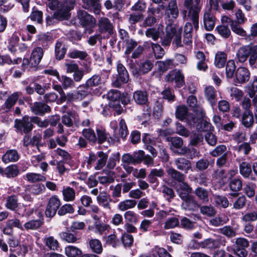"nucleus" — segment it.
Returning a JSON list of instances; mask_svg holds the SVG:
<instances>
[{"label":"nucleus","instance_id":"obj_1","mask_svg":"<svg viewBox=\"0 0 257 257\" xmlns=\"http://www.w3.org/2000/svg\"><path fill=\"white\" fill-rule=\"evenodd\" d=\"M174 37L173 44H175L177 47H183L186 46L187 50H190L192 48V34H184L183 42L181 39V29L176 30L173 25H169L166 26V35L163 41H162V45H170L171 41Z\"/></svg>","mask_w":257,"mask_h":257},{"label":"nucleus","instance_id":"obj_2","mask_svg":"<svg viewBox=\"0 0 257 257\" xmlns=\"http://www.w3.org/2000/svg\"><path fill=\"white\" fill-rule=\"evenodd\" d=\"M176 117L181 120H186L189 125L195 127L199 131H206L211 127V124L204 121L201 119L202 114L199 117H196L194 115L188 114L186 106L182 105L178 106L176 111Z\"/></svg>","mask_w":257,"mask_h":257},{"label":"nucleus","instance_id":"obj_3","mask_svg":"<svg viewBox=\"0 0 257 257\" xmlns=\"http://www.w3.org/2000/svg\"><path fill=\"white\" fill-rule=\"evenodd\" d=\"M236 57L238 60L243 63L249 57V64L252 68L257 67V45L249 44L240 47L237 51Z\"/></svg>","mask_w":257,"mask_h":257},{"label":"nucleus","instance_id":"obj_4","mask_svg":"<svg viewBox=\"0 0 257 257\" xmlns=\"http://www.w3.org/2000/svg\"><path fill=\"white\" fill-rule=\"evenodd\" d=\"M193 0H185L184 7L187 9L182 12L184 19L186 20L192 21L194 27L196 30L199 27V13L200 8L192 6Z\"/></svg>","mask_w":257,"mask_h":257},{"label":"nucleus","instance_id":"obj_5","mask_svg":"<svg viewBox=\"0 0 257 257\" xmlns=\"http://www.w3.org/2000/svg\"><path fill=\"white\" fill-rule=\"evenodd\" d=\"M44 55L43 49L40 47L35 48L32 52L30 59L24 58L22 62L23 69L28 67L33 68L36 67L40 62Z\"/></svg>","mask_w":257,"mask_h":257},{"label":"nucleus","instance_id":"obj_6","mask_svg":"<svg viewBox=\"0 0 257 257\" xmlns=\"http://www.w3.org/2000/svg\"><path fill=\"white\" fill-rule=\"evenodd\" d=\"M77 17L80 25L86 28V33L91 34L93 32L92 29L96 24L94 18L84 10L78 11Z\"/></svg>","mask_w":257,"mask_h":257},{"label":"nucleus","instance_id":"obj_7","mask_svg":"<svg viewBox=\"0 0 257 257\" xmlns=\"http://www.w3.org/2000/svg\"><path fill=\"white\" fill-rule=\"evenodd\" d=\"M60 205L61 201L57 196L53 195L51 197L46 206L45 212V216L50 218H53L56 215Z\"/></svg>","mask_w":257,"mask_h":257},{"label":"nucleus","instance_id":"obj_8","mask_svg":"<svg viewBox=\"0 0 257 257\" xmlns=\"http://www.w3.org/2000/svg\"><path fill=\"white\" fill-rule=\"evenodd\" d=\"M226 240L223 236H218L215 239L209 238L202 241L200 245L204 248L214 249L219 248L221 245L225 246Z\"/></svg>","mask_w":257,"mask_h":257},{"label":"nucleus","instance_id":"obj_9","mask_svg":"<svg viewBox=\"0 0 257 257\" xmlns=\"http://www.w3.org/2000/svg\"><path fill=\"white\" fill-rule=\"evenodd\" d=\"M14 127L19 132L27 134L32 131L33 124L31 123L29 117L25 116L22 119H15Z\"/></svg>","mask_w":257,"mask_h":257},{"label":"nucleus","instance_id":"obj_10","mask_svg":"<svg viewBox=\"0 0 257 257\" xmlns=\"http://www.w3.org/2000/svg\"><path fill=\"white\" fill-rule=\"evenodd\" d=\"M157 140V139L148 134H145L142 138L143 142L145 144L146 149L152 154L153 157H156L157 155L156 149L154 146L158 148H160L159 145L156 144L157 143H160V141Z\"/></svg>","mask_w":257,"mask_h":257},{"label":"nucleus","instance_id":"obj_11","mask_svg":"<svg viewBox=\"0 0 257 257\" xmlns=\"http://www.w3.org/2000/svg\"><path fill=\"white\" fill-rule=\"evenodd\" d=\"M30 107L31 111L34 114L40 116H43L46 113H50L51 110L49 105L42 102H35L31 103Z\"/></svg>","mask_w":257,"mask_h":257},{"label":"nucleus","instance_id":"obj_12","mask_svg":"<svg viewBox=\"0 0 257 257\" xmlns=\"http://www.w3.org/2000/svg\"><path fill=\"white\" fill-rule=\"evenodd\" d=\"M167 82L175 81L178 87H181L185 84L184 76L180 70H174L170 71L165 77Z\"/></svg>","mask_w":257,"mask_h":257},{"label":"nucleus","instance_id":"obj_13","mask_svg":"<svg viewBox=\"0 0 257 257\" xmlns=\"http://www.w3.org/2000/svg\"><path fill=\"white\" fill-rule=\"evenodd\" d=\"M178 15V10L177 6V3L175 0L171 1L166 9L165 19H168L169 23L167 25H172L171 22L172 20L176 19Z\"/></svg>","mask_w":257,"mask_h":257},{"label":"nucleus","instance_id":"obj_14","mask_svg":"<svg viewBox=\"0 0 257 257\" xmlns=\"http://www.w3.org/2000/svg\"><path fill=\"white\" fill-rule=\"evenodd\" d=\"M250 78L249 70L244 67H238L235 71L234 82L237 84H244Z\"/></svg>","mask_w":257,"mask_h":257},{"label":"nucleus","instance_id":"obj_15","mask_svg":"<svg viewBox=\"0 0 257 257\" xmlns=\"http://www.w3.org/2000/svg\"><path fill=\"white\" fill-rule=\"evenodd\" d=\"M82 7L95 15H99L101 11V4L99 0H81Z\"/></svg>","mask_w":257,"mask_h":257},{"label":"nucleus","instance_id":"obj_16","mask_svg":"<svg viewBox=\"0 0 257 257\" xmlns=\"http://www.w3.org/2000/svg\"><path fill=\"white\" fill-rule=\"evenodd\" d=\"M96 200L99 205L103 209L109 211L111 210L110 203L112 201V198L109 195L105 192L101 193L97 196Z\"/></svg>","mask_w":257,"mask_h":257},{"label":"nucleus","instance_id":"obj_17","mask_svg":"<svg viewBox=\"0 0 257 257\" xmlns=\"http://www.w3.org/2000/svg\"><path fill=\"white\" fill-rule=\"evenodd\" d=\"M20 158V155L17 150L10 149L7 150L2 157V160L5 164L17 162Z\"/></svg>","mask_w":257,"mask_h":257},{"label":"nucleus","instance_id":"obj_18","mask_svg":"<svg viewBox=\"0 0 257 257\" xmlns=\"http://www.w3.org/2000/svg\"><path fill=\"white\" fill-rule=\"evenodd\" d=\"M204 96L212 107L215 105L217 100V92L213 86H208L205 87Z\"/></svg>","mask_w":257,"mask_h":257},{"label":"nucleus","instance_id":"obj_19","mask_svg":"<svg viewBox=\"0 0 257 257\" xmlns=\"http://www.w3.org/2000/svg\"><path fill=\"white\" fill-rule=\"evenodd\" d=\"M89 229L92 230L95 234L102 235L108 232L110 226L108 224L101 221L94 222L92 226L89 227Z\"/></svg>","mask_w":257,"mask_h":257},{"label":"nucleus","instance_id":"obj_20","mask_svg":"<svg viewBox=\"0 0 257 257\" xmlns=\"http://www.w3.org/2000/svg\"><path fill=\"white\" fill-rule=\"evenodd\" d=\"M96 143L99 145L103 144L105 142H107L109 145L113 143V140L106 133L105 129L96 128Z\"/></svg>","mask_w":257,"mask_h":257},{"label":"nucleus","instance_id":"obj_21","mask_svg":"<svg viewBox=\"0 0 257 257\" xmlns=\"http://www.w3.org/2000/svg\"><path fill=\"white\" fill-rule=\"evenodd\" d=\"M216 18L210 9L206 11L203 17L204 25L207 31H211L214 27Z\"/></svg>","mask_w":257,"mask_h":257},{"label":"nucleus","instance_id":"obj_22","mask_svg":"<svg viewBox=\"0 0 257 257\" xmlns=\"http://www.w3.org/2000/svg\"><path fill=\"white\" fill-rule=\"evenodd\" d=\"M22 92L16 91L10 95L2 105V108L9 111L16 104L19 97L21 96Z\"/></svg>","mask_w":257,"mask_h":257},{"label":"nucleus","instance_id":"obj_23","mask_svg":"<svg viewBox=\"0 0 257 257\" xmlns=\"http://www.w3.org/2000/svg\"><path fill=\"white\" fill-rule=\"evenodd\" d=\"M98 26L99 31L101 33L108 32L110 34L112 32L113 25L110 20L106 17H101L99 19Z\"/></svg>","mask_w":257,"mask_h":257},{"label":"nucleus","instance_id":"obj_24","mask_svg":"<svg viewBox=\"0 0 257 257\" xmlns=\"http://www.w3.org/2000/svg\"><path fill=\"white\" fill-rule=\"evenodd\" d=\"M62 122L67 127L72 126L73 121L75 125H77V120L79 119L78 115L72 112H67L62 117Z\"/></svg>","mask_w":257,"mask_h":257},{"label":"nucleus","instance_id":"obj_25","mask_svg":"<svg viewBox=\"0 0 257 257\" xmlns=\"http://www.w3.org/2000/svg\"><path fill=\"white\" fill-rule=\"evenodd\" d=\"M195 57L198 60L196 68L198 70L203 71H206L208 68L206 64L207 60L204 53L202 51H198L195 52Z\"/></svg>","mask_w":257,"mask_h":257},{"label":"nucleus","instance_id":"obj_26","mask_svg":"<svg viewBox=\"0 0 257 257\" xmlns=\"http://www.w3.org/2000/svg\"><path fill=\"white\" fill-rule=\"evenodd\" d=\"M175 164L177 168L181 171L185 172L186 173L191 169V163L184 158H179L175 160Z\"/></svg>","mask_w":257,"mask_h":257},{"label":"nucleus","instance_id":"obj_27","mask_svg":"<svg viewBox=\"0 0 257 257\" xmlns=\"http://www.w3.org/2000/svg\"><path fill=\"white\" fill-rule=\"evenodd\" d=\"M185 199H182L183 200L181 204L182 209L188 211L196 210L198 207V204L194 198L192 196L187 197Z\"/></svg>","mask_w":257,"mask_h":257},{"label":"nucleus","instance_id":"obj_28","mask_svg":"<svg viewBox=\"0 0 257 257\" xmlns=\"http://www.w3.org/2000/svg\"><path fill=\"white\" fill-rule=\"evenodd\" d=\"M229 187L231 191L235 192L234 193H229V195L232 197L237 196L238 195L237 192L239 191L242 187L241 179L236 178L231 180L229 183Z\"/></svg>","mask_w":257,"mask_h":257},{"label":"nucleus","instance_id":"obj_29","mask_svg":"<svg viewBox=\"0 0 257 257\" xmlns=\"http://www.w3.org/2000/svg\"><path fill=\"white\" fill-rule=\"evenodd\" d=\"M241 123L245 127H251L254 123L253 115L251 111H244L241 116Z\"/></svg>","mask_w":257,"mask_h":257},{"label":"nucleus","instance_id":"obj_30","mask_svg":"<svg viewBox=\"0 0 257 257\" xmlns=\"http://www.w3.org/2000/svg\"><path fill=\"white\" fill-rule=\"evenodd\" d=\"M240 174L244 178H248L252 173V166L250 163L243 161L239 166Z\"/></svg>","mask_w":257,"mask_h":257},{"label":"nucleus","instance_id":"obj_31","mask_svg":"<svg viewBox=\"0 0 257 257\" xmlns=\"http://www.w3.org/2000/svg\"><path fill=\"white\" fill-rule=\"evenodd\" d=\"M70 10L71 9H68L66 6H64L62 9H58L55 12L54 18L56 20L60 21L68 20L70 17L69 13Z\"/></svg>","mask_w":257,"mask_h":257},{"label":"nucleus","instance_id":"obj_32","mask_svg":"<svg viewBox=\"0 0 257 257\" xmlns=\"http://www.w3.org/2000/svg\"><path fill=\"white\" fill-rule=\"evenodd\" d=\"M153 66V64L150 60L146 61L140 64V65H136V74L141 75L149 72Z\"/></svg>","mask_w":257,"mask_h":257},{"label":"nucleus","instance_id":"obj_33","mask_svg":"<svg viewBox=\"0 0 257 257\" xmlns=\"http://www.w3.org/2000/svg\"><path fill=\"white\" fill-rule=\"evenodd\" d=\"M82 135L90 143L96 144V135L94 131L90 127L83 128L82 131Z\"/></svg>","mask_w":257,"mask_h":257},{"label":"nucleus","instance_id":"obj_34","mask_svg":"<svg viewBox=\"0 0 257 257\" xmlns=\"http://www.w3.org/2000/svg\"><path fill=\"white\" fill-rule=\"evenodd\" d=\"M18 197L16 195L9 196L6 199V207L12 211L17 212L19 206Z\"/></svg>","mask_w":257,"mask_h":257},{"label":"nucleus","instance_id":"obj_35","mask_svg":"<svg viewBox=\"0 0 257 257\" xmlns=\"http://www.w3.org/2000/svg\"><path fill=\"white\" fill-rule=\"evenodd\" d=\"M25 179L31 183L44 182L46 180V177L43 175L36 173H28L26 174Z\"/></svg>","mask_w":257,"mask_h":257},{"label":"nucleus","instance_id":"obj_36","mask_svg":"<svg viewBox=\"0 0 257 257\" xmlns=\"http://www.w3.org/2000/svg\"><path fill=\"white\" fill-rule=\"evenodd\" d=\"M102 240L109 245H111L113 247H116L120 244V241L117 238L115 233L110 234L108 235L103 236Z\"/></svg>","mask_w":257,"mask_h":257},{"label":"nucleus","instance_id":"obj_37","mask_svg":"<svg viewBox=\"0 0 257 257\" xmlns=\"http://www.w3.org/2000/svg\"><path fill=\"white\" fill-rule=\"evenodd\" d=\"M67 51V48L61 42L58 41L55 44V54L56 58L60 60L64 58Z\"/></svg>","mask_w":257,"mask_h":257},{"label":"nucleus","instance_id":"obj_38","mask_svg":"<svg viewBox=\"0 0 257 257\" xmlns=\"http://www.w3.org/2000/svg\"><path fill=\"white\" fill-rule=\"evenodd\" d=\"M192 190V188H191L187 183L183 182L180 184L178 192L181 199H185L187 198V197L191 196L189 194L191 193Z\"/></svg>","mask_w":257,"mask_h":257},{"label":"nucleus","instance_id":"obj_39","mask_svg":"<svg viewBox=\"0 0 257 257\" xmlns=\"http://www.w3.org/2000/svg\"><path fill=\"white\" fill-rule=\"evenodd\" d=\"M137 205V201L132 199H126L119 203L117 206L118 209L124 211L128 209L134 208Z\"/></svg>","mask_w":257,"mask_h":257},{"label":"nucleus","instance_id":"obj_40","mask_svg":"<svg viewBox=\"0 0 257 257\" xmlns=\"http://www.w3.org/2000/svg\"><path fill=\"white\" fill-rule=\"evenodd\" d=\"M134 98L137 103L145 104L148 102V94L146 91H137L134 94Z\"/></svg>","mask_w":257,"mask_h":257},{"label":"nucleus","instance_id":"obj_41","mask_svg":"<svg viewBox=\"0 0 257 257\" xmlns=\"http://www.w3.org/2000/svg\"><path fill=\"white\" fill-rule=\"evenodd\" d=\"M118 77L122 83H127L129 79L128 73L125 67L121 63H118L117 66Z\"/></svg>","mask_w":257,"mask_h":257},{"label":"nucleus","instance_id":"obj_42","mask_svg":"<svg viewBox=\"0 0 257 257\" xmlns=\"http://www.w3.org/2000/svg\"><path fill=\"white\" fill-rule=\"evenodd\" d=\"M97 156L99 158V159L97 160L95 169L96 170H100L106 165V161L108 159V155L103 152L100 151L97 152Z\"/></svg>","mask_w":257,"mask_h":257},{"label":"nucleus","instance_id":"obj_43","mask_svg":"<svg viewBox=\"0 0 257 257\" xmlns=\"http://www.w3.org/2000/svg\"><path fill=\"white\" fill-rule=\"evenodd\" d=\"M38 42L44 48H46L52 42V37L48 33H42L38 35Z\"/></svg>","mask_w":257,"mask_h":257},{"label":"nucleus","instance_id":"obj_44","mask_svg":"<svg viewBox=\"0 0 257 257\" xmlns=\"http://www.w3.org/2000/svg\"><path fill=\"white\" fill-rule=\"evenodd\" d=\"M43 222L41 219L31 220L26 222L24 225V228L27 230H36L43 224Z\"/></svg>","mask_w":257,"mask_h":257},{"label":"nucleus","instance_id":"obj_45","mask_svg":"<svg viewBox=\"0 0 257 257\" xmlns=\"http://www.w3.org/2000/svg\"><path fill=\"white\" fill-rule=\"evenodd\" d=\"M62 194L64 200L67 202L73 201L75 198V191L70 187L64 188L62 191Z\"/></svg>","mask_w":257,"mask_h":257},{"label":"nucleus","instance_id":"obj_46","mask_svg":"<svg viewBox=\"0 0 257 257\" xmlns=\"http://www.w3.org/2000/svg\"><path fill=\"white\" fill-rule=\"evenodd\" d=\"M214 202L216 206L226 208L228 207L229 202L228 199L224 196L214 195Z\"/></svg>","mask_w":257,"mask_h":257},{"label":"nucleus","instance_id":"obj_47","mask_svg":"<svg viewBox=\"0 0 257 257\" xmlns=\"http://www.w3.org/2000/svg\"><path fill=\"white\" fill-rule=\"evenodd\" d=\"M19 172L17 165H11L5 169V176L8 178H15L19 175Z\"/></svg>","mask_w":257,"mask_h":257},{"label":"nucleus","instance_id":"obj_48","mask_svg":"<svg viewBox=\"0 0 257 257\" xmlns=\"http://www.w3.org/2000/svg\"><path fill=\"white\" fill-rule=\"evenodd\" d=\"M61 237L63 240L68 243L77 242L80 239L77 236V234L71 233L70 232H63L60 234Z\"/></svg>","mask_w":257,"mask_h":257},{"label":"nucleus","instance_id":"obj_49","mask_svg":"<svg viewBox=\"0 0 257 257\" xmlns=\"http://www.w3.org/2000/svg\"><path fill=\"white\" fill-rule=\"evenodd\" d=\"M226 54L223 52H218L215 55L214 64L218 68L223 67L226 61Z\"/></svg>","mask_w":257,"mask_h":257},{"label":"nucleus","instance_id":"obj_50","mask_svg":"<svg viewBox=\"0 0 257 257\" xmlns=\"http://www.w3.org/2000/svg\"><path fill=\"white\" fill-rule=\"evenodd\" d=\"M59 81L64 89L73 88L75 87V82L73 80L67 76H61V78H59Z\"/></svg>","mask_w":257,"mask_h":257},{"label":"nucleus","instance_id":"obj_51","mask_svg":"<svg viewBox=\"0 0 257 257\" xmlns=\"http://www.w3.org/2000/svg\"><path fill=\"white\" fill-rule=\"evenodd\" d=\"M90 248L92 251L96 253L100 254L102 251V244L97 239H92L89 242Z\"/></svg>","mask_w":257,"mask_h":257},{"label":"nucleus","instance_id":"obj_52","mask_svg":"<svg viewBox=\"0 0 257 257\" xmlns=\"http://www.w3.org/2000/svg\"><path fill=\"white\" fill-rule=\"evenodd\" d=\"M110 189L111 190V197L114 199L113 202H117L119 201L118 198L121 196V185L119 184L114 186L112 185Z\"/></svg>","mask_w":257,"mask_h":257},{"label":"nucleus","instance_id":"obj_53","mask_svg":"<svg viewBox=\"0 0 257 257\" xmlns=\"http://www.w3.org/2000/svg\"><path fill=\"white\" fill-rule=\"evenodd\" d=\"M139 215L133 211H127L124 214V217L126 223L136 224L139 221Z\"/></svg>","mask_w":257,"mask_h":257},{"label":"nucleus","instance_id":"obj_54","mask_svg":"<svg viewBox=\"0 0 257 257\" xmlns=\"http://www.w3.org/2000/svg\"><path fill=\"white\" fill-rule=\"evenodd\" d=\"M246 198L244 195L238 196L233 203V208L235 210H240L243 209L246 204Z\"/></svg>","mask_w":257,"mask_h":257},{"label":"nucleus","instance_id":"obj_55","mask_svg":"<svg viewBox=\"0 0 257 257\" xmlns=\"http://www.w3.org/2000/svg\"><path fill=\"white\" fill-rule=\"evenodd\" d=\"M225 153H228L227 151V147L224 145H219L210 152L209 154L213 157H216L221 156Z\"/></svg>","mask_w":257,"mask_h":257},{"label":"nucleus","instance_id":"obj_56","mask_svg":"<svg viewBox=\"0 0 257 257\" xmlns=\"http://www.w3.org/2000/svg\"><path fill=\"white\" fill-rule=\"evenodd\" d=\"M65 253L68 257H76L82 254L80 249L72 245H69L65 247Z\"/></svg>","mask_w":257,"mask_h":257},{"label":"nucleus","instance_id":"obj_57","mask_svg":"<svg viewBox=\"0 0 257 257\" xmlns=\"http://www.w3.org/2000/svg\"><path fill=\"white\" fill-rule=\"evenodd\" d=\"M256 185L252 182H248L244 185L243 191L249 198H252L255 195Z\"/></svg>","mask_w":257,"mask_h":257},{"label":"nucleus","instance_id":"obj_58","mask_svg":"<svg viewBox=\"0 0 257 257\" xmlns=\"http://www.w3.org/2000/svg\"><path fill=\"white\" fill-rule=\"evenodd\" d=\"M168 173L172 178L178 182L182 183L185 180V176L174 169H169L168 170Z\"/></svg>","mask_w":257,"mask_h":257},{"label":"nucleus","instance_id":"obj_59","mask_svg":"<svg viewBox=\"0 0 257 257\" xmlns=\"http://www.w3.org/2000/svg\"><path fill=\"white\" fill-rule=\"evenodd\" d=\"M123 47H125V54L126 55L130 54L134 48L137 47V42L133 39L130 38L127 41L122 43Z\"/></svg>","mask_w":257,"mask_h":257},{"label":"nucleus","instance_id":"obj_60","mask_svg":"<svg viewBox=\"0 0 257 257\" xmlns=\"http://www.w3.org/2000/svg\"><path fill=\"white\" fill-rule=\"evenodd\" d=\"M120 154L119 153L112 154L109 158L106 167L110 170L113 169L116 165V163L119 161Z\"/></svg>","mask_w":257,"mask_h":257},{"label":"nucleus","instance_id":"obj_61","mask_svg":"<svg viewBox=\"0 0 257 257\" xmlns=\"http://www.w3.org/2000/svg\"><path fill=\"white\" fill-rule=\"evenodd\" d=\"M228 219L224 215H218L210 219L209 224L213 226H218L225 223Z\"/></svg>","mask_w":257,"mask_h":257},{"label":"nucleus","instance_id":"obj_62","mask_svg":"<svg viewBox=\"0 0 257 257\" xmlns=\"http://www.w3.org/2000/svg\"><path fill=\"white\" fill-rule=\"evenodd\" d=\"M101 83V79L100 76L95 74L87 80L86 85L89 88L99 86Z\"/></svg>","mask_w":257,"mask_h":257},{"label":"nucleus","instance_id":"obj_63","mask_svg":"<svg viewBox=\"0 0 257 257\" xmlns=\"http://www.w3.org/2000/svg\"><path fill=\"white\" fill-rule=\"evenodd\" d=\"M245 222H254L257 220V210L248 211L241 218Z\"/></svg>","mask_w":257,"mask_h":257},{"label":"nucleus","instance_id":"obj_64","mask_svg":"<svg viewBox=\"0 0 257 257\" xmlns=\"http://www.w3.org/2000/svg\"><path fill=\"white\" fill-rule=\"evenodd\" d=\"M247 92L249 97L257 95V76H255L253 80L247 87Z\"/></svg>","mask_w":257,"mask_h":257}]
</instances>
